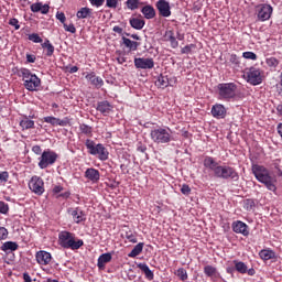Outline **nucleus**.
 <instances>
[{"instance_id": "e433bc0d", "label": "nucleus", "mask_w": 282, "mask_h": 282, "mask_svg": "<svg viewBox=\"0 0 282 282\" xmlns=\"http://www.w3.org/2000/svg\"><path fill=\"white\" fill-rule=\"evenodd\" d=\"M42 47L43 50H46V56H52V54H54V45L50 43V40L42 43Z\"/></svg>"}, {"instance_id": "2eb2a0df", "label": "nucleus", "mask_w": 282, "mask_h": 282, "mask_svg": "<svg viewBox=\"0 0 282 282\" xmlns=\"http://www.w3.org/2000/svg\"><path fill=\"white\" fill-rule=\"evenodd\" d=\"M156 9L161 17L169 18L171 17V4L166 0H159L156 2Z\"/></svg>"}, {"instance_id": "c03bdc74", "label": "nucleus", "mask_w": 282, "mask_h": 282, "mask_svg": "<svg viewBox=\"0 0 282 282\" xmlns=\"http://www.w3.org/2000/svg\"><path fill=\"white\" fill-rule=\"evenodd\" d=\"M29 41H32L33 43H43V39H41L36 33L30 34Z\"/></svg>"}, {"instance_id": "1a4fd4ad", "label": "nucleus", "mask_w": 282, "mask_h": 282, "mask_svg": "<svg viewBox=\"0 0 282 282\" xmlns=\"http://www.w3.org/2000/svg\"><path fill=\"white\" fill-rule=\"evenodd\" d=\"M29 188L35 195H43L45 193V183L41 176H32L29 182Z\"/></svg>"}, {"instance_id": "f3484780", "label": "nucleus", "mask_w": 282, "mask_h": 282, "mask_svg": "<svg viewBox=\"0 0 282 282\" xmlns=\"http://www.w3.org/2000/svg\"><path fill=\"white\" fill-rule=\"evenodd\" d=\"M155 86L160 89H166L169 86L173 87V79H170L167 75L161 74L155 82Z\"/></svg>"}, {"instance_id": "393cba45", "label": "nucleus", "mask_w": 282, "mask_h": 282, "mask_svg": "<svg viewBox=\"0 0 282 282\" xmlns=\"http://www.w3.org/2000/svg\"><path fill=\"white\" fill-rule=\"evenodd\" d=\"M165 40L170 41L171 43V47H173V50H175L176 47H178L180 42H177V40L175 39V33H173L172 30H167L164 34Z\"/></svg>"}, {"instance_id": "a19ab883", "label": "nucleus", "mask_w": 282, "mask_h": 282, "mask_svg": "<svg viewBox=\"0 0 282 282\" xmlns=\"http://www.w3.org/2000/svg\"><path fill=\"white\" fill-rule=\"evenodd\" d=\"M265 63L269 67H279V59L276 57H269Z\"/></svg>"}, {"instance_id": "f257e3e1", "label": "nucleus", "mask_w": 282, "mask_h": 282, "mask_svg": "<svg viewBox=\"0 0 282 282\" xmlns=\"http://www.w3.org/2000/svg\"><path fill=\"white\" fill-rule=\"evenodd\" d=\"M251 171L256 177V180H258V182H261V184H264V186L268 188V191H272V193H274V191H276V185H274V178L270 176V171H268V169H265V166L263 165H259V164H253L251 167Z\"/></svg>"}, {"instance_id": "20e7f679", "label": "nucleus", "mask_w": 282, "mask_h": 282, "mask_svg": "<svg viewBox=\"0 0 282 282\" xmlns=\"http://www.w3.org/2000/svg\"><path fill=\"white\" fill-rule=\"evenodd\" d=\"M150 138L155 144H169L173 141L170 128H155L151 130Z\"/></svg>"}, {"instance_id": "c9c22d12", "label": "nucleus", "mask_w": 282, "mask_h": 282, "mask_svg": "<svg viewBox=\"0 0 282 282\" xmlns=\"http://www.w3.org/2000/svg\"><path fill=\"white\" fill-rule=\"evenodd\" d=\"M126 6L128 10H138L140 6H142V2L140 0H127Z\"/></svg>"}, {"instance_id": "aec40b11", "label": "nucleus", "mask_w": 282, "mask_h": 282, "mask_svg": "<svg viewBox=\"0 0 282 282\" xmlns=\"http://www.w3.org/2000/svg\"><path fill=\"white\" fill-rule=\"evenodd\" d=\"M86 80L93 85V87H96V89H100L102 85H105V80H102L101 77L96 76L94 73H89L86 75Z\"/></svg>"}, {"instance_id": "052dcab7", "label": "nucleus", "mask_w": 282, "mask_h": 282, "mask_svg": "<svg viewBox=\"0 0 282 282\" xmlns=\"http://www.w3.org/2000/svg\"><path fill=\"white\" fill-rule=\"evenodd\" d=\"M26 61H28V63H34L36 61V56L28 54Z\"/></svg>"}, {"instance_id": "6e6d98bb", "label": "nucleus", "mask_w": 282, "mask_h": 282, "mask_svg": "<svg viewBox=\"0 0 282 282\" xmlns=\"http://www.w3.org/2000/svg\"><path fill=\"white\" fill-rule=\"evenodd\" d=\"M9 25H12L13 28H15V30H19L21 28V25H19V20L15 18L9 21Z\"/></svg>"}, {"instance_id": "3c124183", "label": "nucleus", "mask_w": 282, "mask_h": 282, "mask_svg": "<svg viewBox=\"0 0 282 282\" xmlns=\"http://www.w3.org/2000/svg\"><path fill=\"white\" fill-rule=\"evenodd\" d=\"M56 20L59 21L61 23H63V25H65V21H67V18L65 17V13L57 12Z\"/></svg>"}, {"instance_id": "ddd939ff", "label": "nucleus", "mask_w": 282, "mask_h": 282, "mask_svg": "<svg viewBox=\"0 0 282 282\" xmlns=\"http://www.w3.org/2000/svg\"><path fill=\"white\" fill-rule=\"evenodd\" d=\"M272 6L270 4H260L258 7V20L259 21H268L270 17H272Z\"/></svg>"}, {"instance_id": "bf43d9fd", "label": "nucleus", "mask_w": 282, "mask_h": 282, "mask_svg": "<svg viewBox=\"0 0 282 282\" xmlns=\"http://www.w3.org/2000/svg\"><path fill=\"white\" fill-rule=\"evenodd\" d=\"M32 151H33V153H35L36 155H41V145H34L33 148H32Z\"/></svg>"}, {"instance_id": "a878e982", "label": "nucleus", "mask_w": 282, "mask_h": 282, "mask_svg": "<svg viewBox=\"0 0 282 282\" xmlns=\"http://www.w3.org/2000/svg\"><path fill=\"white\" fill-rule=\"evenodd\" d=\"M138 268L139 270H141V272L145 274V279H148V281H153V278H154L153 271H151V269L147 263H139Z\"/></svg>"}, {"instance_id": "338daca9", "label": "nucleus", "mask_w": 282, "mask_h": 282, "mask_svg": "<svg viewBox=\"0 0 282 282\" xmlns=\"http://www.w3.org/2000/svg\"><path fill=\"white\" fill-rule=\"evenodd\" d=\"M76 72H78V67L77 66L70 67V70H69L70 74H76Z\"/></svg>"}, {"instance_id": "4d7b16f0", "label": "nucleus", "mask_w": 282, "mask_h": 282, "mask_svg": "<svg viewBox=\"0 0 282 282\" xmlns=\"http://www.w3.org/2000/svg\"><path fill=\"white\" fill-rule=\"evenodd\" d=\"M91 6H96V8H100L105 4V0H89Z\"/></svg>"}, {"instance_id": "9b49d317", "label": "nucleus", "mask_w": 282, "mask_h": 282, "mask_svg": "<svg viewBox=\"0 0 282 282\" xmlns=\"http://www.w3.org/2000/svg\"><path fill=\"white\" fill-rule=\"evenodd\" d=\"M67 213L75 224H83V221H87V216L80 207H70L67 209Z\"/></svg>"}, {"instance_id": "79ce46f5", "label": "nucleus", "mask_w": 282, "mask_h": 282, "mask_svg": "<svg viewBox=\"0 0 282 282\" xmlns=\"http://www.w3.org/2000/svg\"><path fill=\"white\" fill-rule=\"evenodd\" d=\"M124 237L128 239V241H130V243H138V237H135V235L131 231H127Z\"/></svg>"}, {"instance_id": "b1692460", "label": "nucleus", "mask_w": 282, "mask_h": 282, "mask_svg": "<svg viewBox=\"0 0 282 282\" xmlns=\"http://www.w3.org/2000/svg\"><path fill=\"white\" fill-rule=\"evenodd\" d=\"M111 259H112L111 253H102L101 256H99L97 260V267L99 268V270H105V265L111 262Z\"/></svg>"}, {"instance_id": "6ab92c4d", "label": "nucleus", "mask_w": 282, "mask_h": 282, "mask_svg": "<svg viewBox=\"0 0 282 282\" xmlns=\"http://www.w3.org/2000/svg\"><path fill=\"white\" fill-rule=\"evenodd\" d=\"M35 257L40 265H48V263L52 261V253L47 251H39Z\"/></svg>"}, {"instance_id": "f704fd0d", "label": "nucleus", "mask_w": 282, "mask_h": 282, "mask_svg": "<svg viewBox=\"0 0 282 282\" xmlns=\"http://www.w3.org/2000/svg\"><path fill=\"white\" fill-rule=\"evenodd\" d=\"M234 265L237 272L240 274H246V272H248V265H246L242 261L235 260Z\"/></svg>"}, {"instance_id": "37998d69", "label": "nucleus", "mask_w": 282, "mask_h": 282, "mask_svg": "<svg viewBox=\"0 0 282 282\" xmlns=\"http://www.w3.org/2000/svg\"><path fill=\"white\" fill-rule=\"evenodd\" d=\"M243 208L246 210H252V208H254V202L252 199H246L243 202Z\"/></svg>"}, {"instance_id": "774afa93", "label": "nucleus", "mask_w": 282, "mask_h": 282, "mask_svg": "<svg viewBox=\"0 0 282 282\" xmlns=\"http://www.w3.org/2000/svg\"><path fill=\"white\" fill-rule=\"evenodd\" d=\"M276 111L280 113V116H282V104L278 105Z\"/></svg>"}, {"instance_id": "c756f323", "label": "nucleus", "mask_w": 282, "mask_h": 282, "mask_svg": "<svg viewBox=\"0 0 282 282\" xmlns=\"http://www.w3.org/2000/svg\"><path fill=\"white\" fill-rule=\"evenodd\" d=\"M259 256L263 261H270V259H275L276 253L270 249H263L259 252Z\"/></svg>"}, {"instance_id": "8fccbe9b", "label": "nucleus", "mask_w": 282, "mask_h": 282, "mask_svg": "<svg viewBox=\"0 0 282 282\" xmlns=\"http://www.w3.org/2000/svg\"><path fill=\"white\" fill-rule=\"evenodd\" d=\"M10 177L8 172H0V184H6Z\"/></svg>"}, {"instance_id": "dca6fc26", "label": "nucleus", "mask_w": 282, "mask_h": 282, "mask_svg": "<svg viewBox=\"0 0 282 282\" xmlns=\"http://www.w3.org/2000/svg\"><path fill=\"white\" fill-rule=\"evenodd\" d=\"M44 122L52 124V127H67L69 124V119H58L56 117H44Z\"/></svg>"}, {"instance_id": "09e8293b", "label": "nucleus", "mask_w": 282, "mask_h": 282, "mask_svg": "<svg viewBox=\"0 0 282 282\" xmlns=\"http://www.w3.org/2000/svg\"><path fill=\"white\" fill-rule=\"evenodd\" d=\"M106 8L116 10V8H118V0H106Z\"/></svg>"}, {"instance_id": "39448f33", "label": "nucleus", "mask_w": 282, "mask_h": 282, "mask_svg": "<svg viewBox=\"0 0 282 282\" xmlns=\"http://www.w3.org/2000/svg\"><path fill=\"white\" fill-rule=\"evenodd\" d=\"M85 145L88 149V153L90 155H98V159L101 160V162L109 160V151H107V148H105V145L101 143L96 145V142L87 139Z\"/></svg>"}, {"instance_id": "680f3d73", "label": "nucleus", "mask_w": 282, "mask_h": 282, "mask_svg": "<svg viewBox=\"0 0 282 282\" xmlns=\"http://www.w3.org/2000/svg\"><path fill=\"white\" fill-rule=\"evenodd\" d=\"M63 191V186H61V185H57V186H55L54 188H53V193L55 194V195H58V193H61Z\"/></svg>"}, {"instance_id": "7ed1b4c3", "label": "nucleus", "mask_w": 282, "mask_h": 282, "mask_svg": "<svg viewBox=\"0 0 282 282\" xmlns=\"http://www.w3.org/2000/svg\"><path fill=\"white\" fill-rule=\"evenodd\" d=\"M19 75L23 80V85L28 91H37L39 87H41V78L33 74L32 70L28 68H20Z\"/></svg>"}, {"instance_id": "5701e85b", "label": "nucleus", "mask_w": 282, "mask_h": 282, "mask_svg": "<svg viewBox=\"0 0 282 282\" xmlns=\"http://www.w3.org/2000/svg\"><path fill=\"white\" fill-rule=\"evenodd\" d=\"M203 164L206 169L213 171L214 174L219 169V163H217V161H215V159H213L212 156H206Z\"/></svg>"}, {"instance_id": "0e129e2a", "label": "nucleus", "mask_w": 282, "mask_h": 282, "mask_svg": "<svg viewBox=\"0 0 282 282\" xmlns=\"http://www.w3.org/2000/svg\"><path fill=\"white\" fill-rule=\"evenodd\" d=\"M189 52H191V46H184L182 48V54H189Z\"/></svg>"}, {"instance_id": "5fc2aeb1", "label": "nucleus", "mask_w": 282, "mask_h": 282, "mask_svg": "<svg viewBox=\"0 0 282 282\" xmlns=\"http://www.w3.org/2000/svg\"><path fill=\"white\" fill-rule=\"evenodd\" d=\"M3 239H8V229L0 227V241Z\"/></svg>"}, {"instance_id": "e2e57ef3", "label": "nucleus", "mask_w": 282, "mask_h": 282, "mask_svg": "<svg viewBox=\"0 0 282 282\" xmlns=\"http://www.w3.org/2000/svg\"><path fill=\"white\" fill-rule=\"evenodd\" d=\"M113 32H116L117 34H122V28H120L119 25L113 26Z\"/></svg>"}, {"instance_id": "c85d7f7f", "label": "nucleus", "mask_w": 282, "mask_h": 282, "mask_svg": "<svg viewBox=\"0 0 282 282\" xmlns=\"http://www.w3.org/2000/svg\"><path fill=\"white\" fill-rule=\"evenodd\" d=\"M1 250L3 252H14L15 250H19V245L17 242L7 241L1 246Z\"/></svg>"}, {"instance_id": "cd10ccee", "label": "nucleus", "mask_w": 282, "mask_h": 282, "mask_svg": "<svg viewBox=\"0 0 282 282\" xmlns=\"http://www.w3.org/2000/svg\"><path fill=\"white\" fill-rule=\"evenodd\" d=\"M20 127L23 129V131H25L28 129H34V120L28 118V116H24L20 120Z\"/></svg>"}, {"instance_id": "603ef678", "label": "nucleus", "mask_w": 282, "mask_h": 282, "mask_svg": "<svg viewBox=\"0 0 282 282\" xmlns=\"http://www.w3.org/2000/svg\"><path fill=\"white\" fill-rule=\"evenodd\" d=\"M43 3L41 2H35L33 4H31V12H41V6Z\"/></svg>"}, {"instance_id": "412c9836", "label": "nucleus", "mask_w": 282, "mask_h": 282, "mask_svg": "<svg viewBox=\"0 0 282 282\" xmlns=\"http://www.w3.org/2000/svg\"><path fill=\"white\" fill-rule=\"evenodd\" d=\"M212 116L218 119L226 118V107H224L221 104L213 106Z\"/></svg>"}, {"instance_id": "2f4dec72", "label": "nucleus", "mask_w": 282, "mask_h": 282, "mask_svg": "<svg viewBox=\"0 0 282 282\" xmlns=\"http://www.w3.org/2000/svg\"><path fill=\"white\" fill-rule=\"evenodd\" d=\"M142 250H144V243L143 242H139L132 250L130 253H128V257H130V259H135V257H138L139 254L142 253Z\"/></svg>"}, {"instance_id": "bb28decb", "label": "nucleus", "mask_w": 282, "mask_h": 282, "mask_svg": "<svg viewBox=\"0 0 282 282\" xmlns=\"http://www.w3.org/2000/svg\"><path fill=\"white\" fill-rule=\"evenodd\" d=\"M144 19H155V9L152 6H145L141 9Z\"/></svg>"}, {"instance_id": "13d9d810", "label": "nucleus", "mask_w": 282, "mask_h": 282, "mask_svg": "<svg viewBox=\"0 0 282 282\" xmlns=\"http://www.w3.org/2000/svg\"><path fill=\"white\" fill-rule=\"evenodd\" d=\"M40 12H41V14H47V12H50V6L42 4Z\"/></svg>"}, {"instance_id": "f8f14e48", "label": "nucleus", "mask_w": 282, "mask_h": 282, "mask_svg": "<svg viewBox=\"0 0 282 282\" xmlns=\"http://www.w3.org/2000/svg\"><path fill=\"white\" fill-rule=\"evenodd\" d=\"M134 67L137 69H153L155 62L151 57H135Z\"/></svg>"}, {"instance_id": "7c9ffc66", "label": "nucleus", "mask_w": 282, "mask_h": 282, "mask_svg": "<svg viewBox=\"0 0 282 282\" xmlns=\"http://www.w3.org/2000/svg\"><path fill=\"white\" fill-rule=\"evenodd\" d=\"M130 25L134 30H142V28H144V25H145V22L143 19H140V18H131Z\"/></svg>"}, {"instance_id": "4c0bfd02", "label": "nucleus", "mask_w": 282, "mask_h": 282, "mask_svg": "<svg viewBox=\"0 0 282 282\" xmlns=\"http://www.w3.org/2000/svg\"><path fill=\"white\" fill-rule=\"evenodd\" d=\"M204 272H205L206 276H216L217 275V268H215L213 265H206L204 268Z\"/></svg>"}, {"instance_id": "49530a36", "label": "nucleus", "mask_w": 282, "mask_h": 282, "mask_svg": "<svg viewBox=\"0 0 282 282\" xmlns=\"http://www.w3.org/2000/svg\"><path fill=\"white\" fill-rule=\"evenodd\" d=\"M8 210H10L8 203L0 200V213L7 215Z\"/></svg>"}, {"instance_id": "864d4df0", "label": "nucleus", "mask_w": 282, "mask_h": 282, "mask_svg": "<svg viewBox=\"0 0 282 282\" xmlns=\"http://www.w3.org/2000/svg\"><path fill=\"white\" fill-rule=\"evenodd\" d=\"M181 193L183 195H191V186L183 184L181 187Z\"/></svg>"}, {"instance_id": "0eeeda50", "label": "nucleus", "mask_w": 282, "mask_h": 282, "mask_svg": "<svg viewBox=\"0 0 282 282\" xmlns=\"http://www.w3.org/2000/svg\"><path fill=\"white\" fill-rule=\"evenodd\" d=\"M214 175L219 180H232L234 182L239 180V173H237V170L228 165H218V169H216V173H214Z\"/></svg>"}, {"instance_id": "4468645a", "label": "nucleus", "mask_w": 282, "mask_h": 282, "mask_svg": "<svg viewBox=\"0 0 282 282\" xmlns=\"http://www.w3.org/2000/svg\"><path fill=\"white\" fill-rule=\"evenodd\" d=\"M234 232L237 235H243V237H248L250 235V230L248 229V225L243 221L237 220L231 225Z\"/></svg>"}, {"instance_id": "ea45409f", "label": "nucleus", "mask_w": 282, "mask_h": 282, "mask_svg": "<svg viewBox=\"0 0 282 282\" xmlns=\"http://www.w3.org/2000/svg\"><path fill=\"white\" fill-rule=\"evenodd\" d=\"M176 275L178 276V279H181V281H186V279H188V273L185 271L184 268H180L176 271Z\"/></svg>"}, {"instance_id": "f03ea898", "label": "nucleus", "mask_w": 282, "mask_h": 282, "mask_svg": "<svg viewBox=\"0 0 282 282\" xmlns=\"http://www.w3.org/2000/svg\"><path fill=\"white\" fill-rule=\"evenodd\" d=\"M58 243L62 248L69 250H79L85 246V242L82 239L76 240V235L69 231H61L58 235Z\"/></svg>"}, {"instance_id": "de8ad7c7", "label": "nucleus", "mask_w": 282, "mask_h": 282, "mask_svg": "<svg viewBox=\"0 0 282 282\" xmlns=\"http://www.w3.org/2000/svg\"><path fill=\"white\" fill-rule=\"evenodd\" d=\"M63 25L66 32H70V34H76V26H74V24L64 23Z\"/></svg>"}, {"instance_id": "a211bd4d", "label": "nucleus", "mask_w": 282, "mask_h": 282, "mask_svg": "<svg viewBox=\"0 0 282 282\" xmlns=\"http://www.w3.org/2000/svg\"><path fill=\"white\" fill-rule=\"evenodd\" d=\"M85 177L89 182H93V184H97V182H100V172L94 167H89L85 172Z\"/></svg>"}, {"instance_id": "9d476101", "label": "nucleus", "mask_w": 282, "mask_h": 282, "mask_svg": "<svg viewBox=\"0 0 282 282\" xmlns=\"http://www.w3.org/2000/svg\"><path fill=\"white\" fill-rule=\"evenodd\" d=\"M247 83L250 85L257 86L263 83V78L261 77V70L256 67H251L246 72Z\"/></svg>"}, {"instance_id": "4be33fe9", "label": "nucleus", "mask_w": 282, "mask_h": 282, "mask_svg": "<svg viewBox=\"0 0 282 282\" xmlns=\"http://www.w3.org/2000/svg\"><path fill=\"white\" fill-rule=\"evenodd\" d=\"M112 109H113V106H111V104H109V101L107 100L99 101L97 104V111H99L104 116H107L108 113H110Z\"/></svg>"}, {"instance_id": "473e14b6", "label": "nucleus", "mask_w": 282, "mask_h": 282, "mask_svg": "<svg viewBox=\"0 0 282 282\" xmlns=\"http://www.w3.org/2000/svg\"><path fill=\"white\" fill-rule=\"evenodd\" d=\"M123 45L128 47V50H131L132 52H135L138 47H140V43L129 40L128 37H122Z\"/></svg>"}, {"instance_id": "a18cd8bd", "label": "nucleus", "mask_w": 282, "mask_h": 282, "mask_svg": "<svg viewBox=\"0 0 282 282\" xmlns=\"http://www.w3.org/2000/svg\"><path fill=\"white\" fill-rule=\"evenodd\" d=\"M242 56L248 61H257V54H254L253 52H245L242 53Z\"/></svg>"}, {"instance_id": "72a5a7b5", "label": "nucleus", "mask_w": 282, "mask_h": 282, "mask_svg": "<svg viewBox=\"0 0 282 282\" xmlns=\"http://www.w3.org/2000/svg\"><path fill=\"white\" fill-rule=\"evenodd\" d=\"M77 19H89L91 17V9L84 7L76 13Z\"/></svg>"}, {"instance_id": "58836bf2", "label": "nucleus", "mask_w": 282, "mask_h": 282, "mask_svg": "<svg viewBox=\"0 0 282 282\" xmlns=\"http://www.w3.org/2000/svg\"><path fill=\"white\" fill-rule=\"evenodd\" d=\"M79 131L84 133V135H91L93 128L91 126H87L85 123L79 124Z\"/></svg>"}, {"instance_id": "6e6552de", "label": "nucleus", "mask_w": 282, "mask_h": 282, "mask_svg": "<svg viewBox=\"0 0 282 282\" xmlns=\"http://www.w3.org/2000/svg\"><path fill=\"white\" fill-rule=\"evenodd\" d=\"M58 159V154L53 151H44L40 158L39 166L40 169H47V166H52Z\"/></svg>"}, {"instance_id": "69168bd1", "label": "nucleus", "mask_w": 282, "mask_h": 282, "mask_svg": "<svg viewBox=\"0 0 282 282\" xmlns=\"http://www.w3.org/2000/svg\"><path fill=\"white\" fill-rule=\"evenodd\" d=\"M254 273H256L254 269H248L247 267V274H249V276H254Z\"/></svg>"}, {"instance_id": "423d86ee", "label": "nucleus", "mask_w": 282, "mask_h": 282, "mask_svg": "<svg viewBox=\"0 0 282 282\" xmlns=\"http://www.w3.org/2000/svg\"><path fill=\"white\" fill-rule=\"evenodd\" d=\"M217 89L220 100H230L237 96V85L235 83L218 84Z\"/></svg>"}]
</instances>
